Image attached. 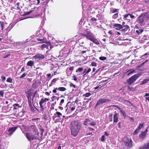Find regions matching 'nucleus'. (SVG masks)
I'll use <instances>...</instances> for the list:
<instances>
[{"instance_id":"obj_64","label":"nucleus","mask_w":149,"mask_h":149,"mask_svg":"<svg viewBox=\"0 0 149 149\" xmlns=\"http://www.w3.org/2000/svg\"><path fill=\"white\" fill-rule=\"evenodd\" d=\"M129 15L130 16V17L132 19H133L134 18L135 16L133 15H132L130 14H129Z\"/></svg>"},{"instance_id":"obj_54","label":"nucleus","mask_w":149,"mask_h":149,"mask_svg":"<svg viewBox=\"0 0 149 149\" xmlns=\"http://www.w3.org/2000/svg\"><path fill=\"white\" fill-rule=\"evenodd\" d=\"M89 124L92 126H94L96 124V123L95 122H93L91 123H89Z\"/></svg>"},{"instance_id":"obj_42","label":"nucleus","mask_w":149,"mask_h":149,"mask_svg":"<svg viewBox=\"0 0 149 149\" xmlns=\"http://www.w3.org/2000/svg\"><path fill=\"white\" fill-rule=\"evenodd\" d=\"M143 31V30H137L136 31V32L138 34L141 33Z\"/></svg>"},{"instance_id":"obj_53","label":"nucleus","mask_w":149,"mask_h":149,"mask_svg":"<svg viewBox=\"0 0 149 149\" xmlns=\"http://www.w3.org/2000/svg\"><path fill=\"white\" fill-rule=\"evenodd\" d=\"M105 140V136L104 135H103L102 136L101 138V141H103Z\"/></svg>"},{"instance_id":"obj_26","label":"nucleus","mask_w":149,"mask_h":149,"mask_svg":"<svg viewBox=\"0 0 149 149\" xmlns=\"http://www.w3.org/2000/svg\"><path fill=\"white\" fill-rule=\"evenodd\" d=\"M56 89L61 91H64L66 90V88L64 87H59L58 88H56Z\"/></svg>"},{"instance_id":"obj_22","label":"nucleus","mask_w":149,"mask_h":149,"mask_svg":"<svg viewBox=\"0 0 149 149\" xmlns=\"http://www.w3.org/2000/svg\"><path fill=\"white\" fill-rule=\"evenodd\" d=\"M25 109H23L22 111H21L19 113V115L20 116H24L25 114Z\"/></svg>"},{"instance_id":"obj_55","label":"nucleus","mask_w":149,"mask_h":149,"mask_svg":"<svg viewBox=\"0 0 149 149\" xmlns=\"http://www.w3.org/2000/svg\"><path fill=\"white\" fill-rule=\"evenodd\" d=\"M70 87H71L73 86L74 88H75L76 87V86L75 85H74V84L72 83H70Z\"/></svg>"},{"instance_id":"obj_5","label":"nucleus","mask_w":149,"mask_h":149,"mask_svg":"<svg viewBox=\"0 0 149 149\" xmlns=\"http://www.w3.org/2000/svg\"><path fill=\"white\" fill-rule=\"evenodd\" d=\"M124 142V144L127 148H130L133 147L132 141L131 138L129 139L128 138H125Z\"/></svg>"},{"instance_id":"obj_34","label":"nucleus","mask_w":149,"mask_h":149,"mask_svg":"<svg viewBox=\"0 0 149 149\" xmlns=\"http://www.w3.org/2000/svg\"><path fill=\"white\" fill-rule=\"evenodd\" d=\"M118 17V13H117L114 14L112 16V18L115 19H116Z\"/></svg>"},{"instance_id":"obj_49","label":"nucleus","mask_w":149,"mask_h":149,"mask_svg":"<svg viewBox=\"0 0 149 149\" xmlns=\"http://www.w3.org/2000/svg\"><path fill=\"white\" fill-rule=\"evenodd\" d=\"M37 91H36L34 93H33V97H32V102H33V98L34 97H35V96H36V94H37Z\"/></svg>"},{"instance_id":"obj_45","label":"nucleus","mask_w":149,"mask_h":149,"mask_svg":"<svg viewBox=\"0 0 149 149\" xmlns=\"http://www.w3.org/2000/svg\"><path fill=\"white\" fill-rule=\"evenodd\" d=\"M99 59L101 61H104L106 59V57L104 56H101L99 57Z\"/></svg>"},{"instance_id":"obj_41","label":"nucleus","mask_w":149,"mask_h":149,"mask_svg":"<svg viewBox=\"0 0 149 149\" xmlns=\"http://www.w3.org/2000/svg\"><path fill=\"white\" fill-rule=\"evenodd\" d=\"M147 61V60H146L144 62H143L142 63L140 64L138 66L137 68H140Z\"/></svg>"},{"instance_id":"obj_17","label":"nucleus","mask_w":149,"mask_h":149,"mask_svg":"<svg viewBox=\"0 0 149 149\" xmlns=\"http://www.w3.org/2000/svg\"><path fill=\"white\" fill-rule=\"evenodd\" d=\"M90 40L96 45H98L100 44V43L99 41L96 38H95L94 37L91 38Z\"/></svg>"},{"instance_id":"obj_23","label":"nucleus","mask_w":149,"mask_h":149,"mask_svg":"<svg viewBox=\"0 0 149 149\" xmlns=\"http://www.w3.org/2000/svg\"><path fill=\"white\" fill-rule=\"evenodd\" d=\"M27 98L28 99L29 106H30L32 105V103H33V102H32L31 97H28Z\"/></svg>"},{"instance_id":"obj_7","label":"nucleus","mask_w":149,"mask_h":149,"mask_svg":"<svg viewBox=\"0 0 149 149\" xmlns=\"http://www.w3.org/2000/svg\"><path fill=\"white\" fill-rule=\"evenodd\" d=\"M18 128V127L15 126L13 127H10L9 128L8 130V132L9 133L8 135L11 136L13 134L14 132Z\"/></svg>"},{"instance_id":"obj_56","label":"nucleus","mask_w":149,"mask_h":149,"mask_svg":"<svg viewBox=\"0 0 149 149\" xmlns=\"http://www.w3.org/2000/svg\"><path fill=\"white\" fill-rule=\"evenodd\" d=\"M118 10V9L115 8L112 11V13H115L117 12Z\"/></svg>"},{"instance_id":"obj_28","label":"nucleus","mask_w":149,"mask_h":149,"mask_svg":"<svg viewBox=\"0 0 149 149\" xmlns=\"http://www.w3.org/2000/svg\"><path fill=\"white\" fill-rule=\"evenodd\" d=\"M39 129L40 131L41 132V135H42L43 134V133L44 132V129L43 128V127L41 125L39 126Z\"/></svg>"},{"instance_id":"obj_60","label":"nucleus","mask_w":149,"mask_h":149,"mask_svg":"<svg viewBox=\"0 0 149 149\" xmlns=\"http://www.w3.org/2000/svg\"><path fill=\"white\" fill-rule=\"evenodd\" d=\"M73 78L74 80L75 81H77V78L75 75H74L72 77Z\"/></svg>"},{"instance_id":"obj_63","label":"nucleus","mask_w":149,"mask_h":149,"mask_svg":"<svg viewBox=\"0 0 149 149\" xmlns=\"http://www.w3.org/2000/svg\"><path fill=\"white\" fill-rule=\"evenodd\" d=\"M145 145L146 146L147 149H149V143H148Z\"/></svg>"},{"instance_id":"obj_35","label":"nucleus","mask_w":149,"mask_h":149,"mask_svg":"<svg viewBox=\"0 0 149 149\" xmlns=\"http://www.w3.org/2000/svg\"><path fill=\"white\" fill-rule=\"evenodd\" d=\"M29 107L30 108L31 111L33 113H35L36 112V110H35V109L32 106V105L30 106Z\"/></svg>"},{"instance_id":"obj_20","label":"nucleus","mask_w":149,"mask_h":149,"mask_svg":"<svg viewBox=\"0 0 149 149\" xmlns=\"http://www.w3.org/2000/svg\"><path fill=\"white\" fill-rule=\"evenodd\" d=\"M34 62L32 61H28L26 64L27 66L32 67L34 65Z\"/></svg>"},{"instance_id":"obj_6","label":"nucleus","mask_w":149,"mask_h":149,"mask_svg":"<svg viewBox=\"0 0 149 149\" xmlns=\"http://www.w3.org/2000/svg\"><path fill=\"white\" fill-rule=\"evenodd\" d=\"M26 137L30 141L36 139L37 138V136H36L35 135H33L30 132L26 133Z\"/></svg>"},{"instance_id":"obj_43","label":"nucleus","mask_w":149,"mask_h":149,"mask_svg":"<svg viewBox=\"0 0 149 149\" xmlns=\"http://www.w3.org/2000/svg\"><path fill=\"white\" fill-rule=\"evenodd\" d=\"M122 29L123 28H124L126 29H128L129 28V26L128 25H123V26H122Z\"/></svg>"},{"instance_id":"obj_24","label":"nucleus","mask_w":149,"mask_h":149,"mask_svg":"<svg viewBox=\"0 0 149 149\" xmlns=\"http://www.w3.org/2000/svg\"><path fill=\"white\" fill-rule=\"evenodd\" d=\"M149 81V78L147 79H144L141 82L140 84V85H141L144 84L146 83L148 81Z\"/></svg>"},{"instance_id":"obj_1","label":"nucleus","mask_w":149,"mask_h":149,"mask_svg":"<svg viewBox=\"0 0 149 149\" xmlns=\"http://www.w3.org/2000/svg\"><path fill=\"white\" fill-rule=\"evenodd\" d=\"M81 125L78 121L74 120L72 121L70 124V129L71 134L74 136H76L81 130Z\"/></svg>"},{"instance_id":"obj_32","label":"nucleus","mask_w":149,"mask_h":149,"mask_svg":"<svg viewBox=\"0 0 149 149\" xmlns=\"http://www.w3.org/2000/svg\"><path fill=\"white\" fill-rule=\"evenodd\" d=\"M4 22L3 21H0V25L1 28V29L3 30L4 27Z\"/></svg>"},{"instance_id":"obj_62","label":"nucleus","mask_w":149,"mask_h":149,"mask_svg":"<svg viewBox=\"0 0 149 149\" xmlns=\"http://www.w3.org/2000/svg\"><path fill=\"white\" fill-rule=\"evenodd\" d=\"M128 15H129V14H126V15H124V18H126Z\"/></svg>"},{"instance_id":"obj_31","label":"nucleus","mask_w":149,"mask_h":149,"mask_svg":"<svg viewBox=\"0 0 149 149\" xmlns=\"http://www.w3.org/2000/svg\"><path fill=\"white\" fill-rule=\"evenodd\" d=\"M58 79V78H55L53 79L51 82V84L52 85H54L56 83V81H57Z\"/></svg>"},{"instance_id":"obj_2","label":"nucleus","mask_w":149,"mask_h":149,"mask_svg":"<svg viewBox=\"0 0 149 149\" xmlns=\"http://www.w3.org/2000/svg\"><path fill=\"white\" fill-rule=\"evenodd\" d=\"M149 20V12L141 13L138 17L137 22L140 25L142 26Z\"/></svg>"},{"instance_id":"obj_46","label":"nucleus","mask_w":149,"mask_h":149,"mask_svg":"<svg viewBox=\"0 0 149 149\" xmlns=\"http://www.w3.org/2000/svg\"><path fill=\"white\" fill-rule=\"evenodd\" d=\"M85 48V49H86L87 50L86 51L84 50L82 51L81 52V53L82 54H84V53H85L86 51H89L90 50H89L88 49H87V48L86 47H84Z\"/></svg>"},{"instance_id":"obj_51","label":"nucleus","mask_w":149,"mask_h":149,"mask_svg":"<svg viewBox=\"0 0 149 149\" xmlns=\"http://www.w3.org/2000/svg\"><path fill=\"white\" fill-rule=\"evenodd\" d=\"M91 68H89L88 70L86 71V72L85 73V74H84L83 75H85L86 74H87L89 73V72H90L91 71Z\"/></svg>"},{"instance_id":"obj_27","label":"nucleus","mask_w":149,"mask_h":149,"mask_svg":"<svg viewBox=\"0 0 149 149\" xmlns=\"http://www.w3.org/2000/svg\"><path fill=\"white\" fill-rule=\"evenodd\" d=\"M91 121V120L89 119H88L87 118L84 121V124L85 126L87 125L88 123L90 122Z\"/></svg>"},{"instance_id":"obj_4","label":"nucleus","mask_w":149,"mask_h":149,"mask_svg":"<svg viewBox=\"0 0 149 149\" xmlns=\"http://www.w3.org/2000/svg\"><path fill=\"white\" fill-rule=\"evenodd\" d=\"M88 30V29H86L85 31L86 32V33H82L81 34V36H84L86 37L87 39L90 40L94 36H93L92 33L91 32Z\"/></svg>"},{"instance_id":"obj_10","label":"nucleus","mask_w":149,"mask_h":149,"mask_svg":"<svg viewBox=\"0 0 149 149\" xmlns=\"http://www.w3.org/2000/svg\"><path fill=\"white\" fill-rule=\"evenodd\" d=\"M110 100L106 99H102L99 100L97 103L96 104V106H97L98 105L105 103L107 102L110 101Z\"/></svg>"},{"instance_id":"obj_37","label":"nucleus","mask_w":149,"mask_h":149,"mask_svg":"<svg viewBox=\"0 0 149 149\" xmlns=\"http://www.w3.org/2000/svg\"><path fill=\"white\" fill-rule=\"evenodd\" d=\"M91 95V94L89 93H86L85 94L83 95V96L85 97H89Z\"/></svg>"},{"instance_id":"obj_15","label":"nucleus","mask_w":149,"mask_h":149,"mask_svg":"<svg viewBox=\"0 0 149 149\" xmlns=\"http://www.w3.org/2000/svg\"><path fill=\"white\" fill-rule=\"evenodd\" d=\"M127 71L126 72L127 74V76L130 75V74L134 73L135 72V70L134 69H130L128 70H127Z\"/></svg>"},{"instance_id":"obj_8","label":"nucleus","mask_w":149,"mask_h":149,"mask_svg":"<svg viewBox=\"0 0 149 149\" xmlns=\"http://www.w3.org/2000/svg\"><path fill=\"white\" fill-rule=\"evenodd\" d=\"M113 106L116 107L119 110L121 113L122 114L123 116L124 117V118H126V117L127 116H128L125 111L123 110L121 108L117 105H114Z\"/></svg>"},{"instance_id":"obj_36","label":"nucleus","mask_w":149,"mask_h":149,"mask_svg":"<svg viewBox=\"0 0 149 149\" xmlns=\"http://www.w3.org/2000/svg\"><path fill=\"white\" fill-rule=\"evenodd\" d=\"M4 90L0 91V97H3L4 95Z\"/></svg>"},{"instance_id":"obj_30","label":"nucleus","mask_w":149,"mask_h":149,"mask_svg":"<svg viewBox=\"0 0 149 149\" xmlns=\"http://www.w3.org/2000/svg\"><path fill=\"white\" fill-rule=\"evenodd\" d=\"M56 114L57 115L56 117L60 118L62 116V114L61 113L59 112H57L56 113L54 114V115L56 116Z\"/></svg>"},{"instance_id":"obj_21","label":"nucleus","mask_w":149,"mask_h":149,"mask_svg":"<svg viewBox=\"0 0 149 149\" xmlns=\"http://www.w3.org/2000/svg\"><path fill=\"white\" fill-rule=\"evenodd\" d=\"M118 120V118L116 113L113 116V122L114 123L117 122Z\"/></svg>"},{"instance_id":"obj_11","label":"nucleus","mask_w":149,"mask_h":149,"mask_svg":"<svg viewBox=\"0 0 149 149\" xmlns=\"http://www.w3.org/2000/svg\"><path fill=\"white\" fill-rule=\"evenodd\" d=\"M37 40L38 41H40L41 42H39V43L41 44L42 43H46L47 44H49L50 45H51L49 42H48V40H47L46 38L45 37H44L42 39L37 38Z\"/></svg>"},{"instance_id":"obj_61","label":"nucleus","mask_w":149,"mask_h":149,"mask_svg":"<svg viewBox=\"0 0 149 149\" xmlns=\"http://www.w3.org/2000/svg\"><path fill=\"white\" fill-rule=\"evenodd\" d=\"M13 105H15L17 106H18V107L19 108H20L22 107L21 106L19 105V104L17 103H15V104H14Z\"/></svg>"},{"instance_id":"obj_52","label":"nucleus","mask_w":149,"mask_h":149,"mask_svg":"<svg viewBox=\"0 0 149 149\" xmlns=\"http://www.w3.org/2000/svg\"><path fill=\"white\" fill-rule=\"evenodd\" d=\"M91 65L93 66H96L97 65L96 63L95 62H93L91 64Z\"/></svg>"},{"instance_id":"obj_19","label":"nucleus","mask_w":149,"mask_h":149,"mask_svg":"<svg viewBox=\"0 0 149 149\" xmlns=\"http://www.w3.org/2000/svg\"><path fill=\"white\" fill-rule=\"evenodd\" d=\"M40 49L42 50H43V49L45 48H46L47 49H48V45L46 44H43L40 47Z\"/></svg>"},{"instance_id":"obj_44","label":"nucleus","mask_w":149,"mask_h":149,"mask_svg":"<svg viewBox=\"0 0 149 149\" xmlns=\"http://www.w3.org/2000/svg\"><path fill=\"white\" fill-rule=\"evenodd\" d=\"M36 1H37V2L35 1H34L33 3L36 5H37L40 3V0H36Z\"/></svg>"},{"instance_id":"obj_57","label":"nucleus","mask_w":149,"mask_h":149,"mask_svg":"<svg viewBox=\"0 0 149 149\" xmlns=\"http://www.w3.org/2000/svg\"><path fill=\"white\" fill-rule=\"evenodd\" d=\"M74 66H72L69 68V70L70 71H72L74 70Z\"/></svg>"},{"instance_id":"obj_25","label":"nucleus","mask_w":149,"mask_h":149,"mask_svg":"<svg viewBox=\"0 0 149 149\" xmlns=\"http://www.w3.org/2000/svg\"><path fill=\"white\" fill-rule=\"evenodd\" d=\"M40 112H41L43 114L44 113V110L45 109V107H44L42 104H40Z\"/></svg>"},{"instance_id":"obj_50","label":"nucleus","mask_w":149,"mask_h":149,"mask_svg":"<svg viewBox=\"0 0 149 149\" xmlns=\"http://www.w3.org/2000/svg\"><path fill=\"white\" fill-rule=\"evenodd\" d=\"M64 99H62L60 102L59 103V105L60 106H62V104L64 102Z\"/></svg>"},{"instance_id":"obj_47","label":"nucleus","mask_w":149,"mask_h":149,"mask_svg":"<svg viewBox=\"0 0 149 149\" xmlns=\"http://www.w3.org/2000/svg\"><path fill=\"white\" fill-rule=\"evenodd\" d=\"M6 81L7 82L11 83L12 81V79L11 78L8 77L7 78V79L6 80Z\"/></svg>"},{"instance_id":"obj_16","label":"nucleus","mask_w":149,"mask_h":149,"mask_svg":"<svg viewBox=\"0 0 149 149\" xmlns=\"http://www.w3.org/2000/svg\"><path fill=\"white\" fill-rule=\"evenodd\" d=\"M30 89H29L27 91H26L25 93L27 98L31 97V93L30 92Z\"/></svg>"},{"instance_id":"obj_12","label":"nucleus","mask_w":149,"mask_h":149,"mask_svg":"<svg viewBox=\"0 0 149 149\" xmlns=\"http://www.w3.org/2000/svg\"><path fill=\"white\" fill-rule=\"evenodd\" d=\"M33 58L35 59H43L45 58L44 55L40 53L37 54Z\"/></svg>"},{"instance_id":"obj_18","label":"nucleus","mask_w":149,"mask_h":149,"mask_svg":"<svg viewBox=\"0 0 149 149\" xmlns=\"http://www.w3.org/2000/svg\"><path fill=\"white\" fill-rule=\"evenodd\" d=\"M49 98H45V99L42 98L40 101L39 102V104H42L45 102L46 101H49Z\"/></svg>"},{"instance_id":"obj_58","label":"nucleus","mask_w":149,"mask_h":149,"mask_svg":"<svg viewBox=\"0 0 149 149\" xmlns=\"http://www.w3.org/2000/svg\"><path fill=\"white\" fill-rule=\"evenodd\" d=\"M40 119V118H32L31 120L32 121H36V120H39Z\"/></svg>"},{"instance_id":"obj_14","label":"nucleus","mask_w":149,"mask_h":149,"mask_svg":"<svg viewBox=\"0 0 149 149\" xmlns=\"http://www.w3.org/2000/svg\"><path fill=\"white\" fill-rule=\"evenodd\" d=\"M146 134L145 133L143 132H141V134L139 135V138L142 140H143L145 139Z\"/></svg>"},{"instance_id":"obj_33","label":"nucleus","mask_w":149,"mask_h":149,"mask_svg":"<svg viewBox=\"0 0 149 149\" xmlns=\"http://www.w3.org/2000/svg\"><path fill=\"white\" fill-rule=\"evenodd\" d=\"M83 70V68L82 67L79 68L76 70V72H81Z\"/></svg>"},{"instance_id":"obj_48","label":"nucleus","mask_w":149,"mask_h":149,"mask_svg":"<svg viewBox=\"0 0 149 149\" xmlns=\"http://www.w3.org/2000/svg\"><path fill=\"white\" fill-rule=\"evenodd\" d=\"M139 149H147L146 146L145 145H144L142 146L139 147Z\"/></svg>"},{"instance_id":"obj_40","label":"nucleus","mask_w":149,"mask_h":149,"mask_svg":"<svg viewBox=\"0 0 149 149\" xmlns=\"http://www.w3.org/2000/svg\"><path fill=\"white\" fill-rule=\"evenodd\" d=\"M109 120L110 121H112L113 120L112 118H113V114L112 113H110L109 116Z\"/></svg>"},{"instance_id":"obj_39","label":"nucleus","mask_w":149,"mask_h":149,"mask_svg":"<svg viewBox=\"0 0 149 149\" xmlns=\"http://www.w3.org/2000/svg\"><path fill=\"white\" fill-rule=\"evenodd\" d=\"M27 75V73L26 72L24 73L19 77L20 78L22 79L25 77Z\"/></svg>"},{"instance_id":"obj_3","label":"nucleus","mask_w":149,"mask_h":149,"mask_svg":"<svg viewBox=\"0 0 149 149\" xmlns=\"http://www.w3.org/2000/svg\"><path fill=\"white\" fill-rule=\"evenodd\" d=\"M141 75V74L139 73L134 74L126 80L127 83L129 85H131L134 82L138 77Z\"/></svg>"},{"instance_id":"obj_59","label":"nucleus","mask_w":149,"mask_h":149,"mask_svg":"<svg viewBox=\"0 0 149 149\" xmlns=\"http://www.w3.org/2000/svg\"><path fill=\"white\" fill-rule=\"evenodd\" d=\"M20 3L19 2L17 3L16 4V5L17 6V9H20V8L19 7Z\"/></svg>"},{"instance_id":"obj_38","label":"nucleus","mask_w":149,"mask_h":149,"mask_svg":"<svg viewBox=\"0 0 149 149\" xmlns=\"http://www.w3.org/2000/svg\"><path fill=\"white\" fill-rule=\"evenodd\" d=\"M140 130L137 128V129L135 130L134 132L133 133V134L134 135H135L137 134Z\"/></svg>"},{"instance_id":"obj_13","label":"nucleus","mask_w":149,"mask_h":149,"mask_svg":"<svg viewBox=\"0 0 149 149\" xmlns=\"http://www.w3.org/2000/svg\"><path fill=\"white\" fill-rule=\"evenodd\" d=\"M122 26L121 24H114V28L117 30H120L122 29Z\"/></svg>"},{"instance_id":"obj_9","label":"nucleus","mask_w":149,"mask_h":149,"mask_svg":"<svg viewBox=\"0 0 149 149\" xmlns=\"http://www.w3.org/2000/svg\"><path fill=\"white\" fill-rule=\"evenodd\" d=\"M29 128L31 130H33L35 133H37V135H38V130L37 128L36 125H30L29 127Z\"/></svg>"},{"instance_id":"obj_29","label":"nucleus","mask_w":149,"mask_h":149,"mask_svg":"<svg viewBox=\"0 0 149 149\" xmlns=\"http://www.w3.org/2000/svg\"><path fill=\"white\" fill-rule=\"evenodd\" d=\"M144 126V123H140L139 124V126L137 128L139 130H140Z\"/></svg>"}]
</instances>
